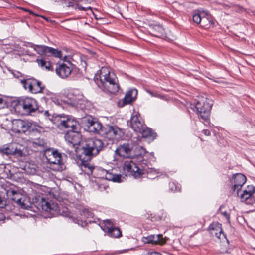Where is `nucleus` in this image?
Listing matches in <instances>:
<instances>
[{"label":"nucleus","instance_id":"obj_1","mask_svg":"<svg viewBox=\"0 0 255 255\" xmlns=\"http://www.w3.org/2000/svg\"><path fill=\"white\" fill-rule=\"evenodd\" d=\"M132 146L129 144H123L117 148L115 151L116 154L120 157L130 158L133 160L130 162H126L124 164L125 170L129 172L135 177H138L143 174V169L148 165V162L146 158L150 155L154 160V157L151 154H148L144 148L139 147V153L132 154Z\"/></svg>","mask_w":255,"mask_h":255},{"label":"nucleus","instance_id":"obj_2","mask_svg":"<svg viewBox=\"0 0 255 255\" xmlns=\"http://www.w3.org/2000/svg\"><path fill=\"white\" fill-rule=\"evenodd\" d=\"M246 181V177L241 173H237L233 176L232 184L233 190H236V194L240 196L242 202H246L247 204H252L255 202V187L253 185H249L239 195L240 189Z\"/></svg>","mask_w":255,"mask_h":255},{"label":"nucleus","instance_id":"obj_3","mask_svg":"<svg viewBox=\"0 0 255 255\" xmlns=\"http://www.w3.org/2000/svg\"><path fill=\"white\" fill-rule=\"evenodd\" d=\"M99 78L103 90L115 94L119 91V85L116 75L107 67H103L100 70Z\"/></svg>","mask_w":255,"mask_h":255},{"label":"nucleus","instance_id":"obj_4","mask_svg":"<svg viewBox=\"0 0 255 255\" xmlns=\"http://www.w3.org/2000/svg\"><path fill=\"white\" fill-rule=\"evenodd\" d=\"M15 113L21 115H29L38 109L37 101L31 97L21 98L12 102Z\"/></svg>","mask_w":255,"mask_h":255},{"label":"nucleus","instance_id":"obj_5","mask_svg":"<svg viewBox=\"0 0 255 255\" xmlns=\"http://www.w3.org/2000/svg\"><path fill=\"white\" fill-rule=\"evenodd\" d=\"M53 122L60 129L80 130V125L72 116L59 115L54 117Z\"/></svg>","mask_w":255,"mask_h":255},{"label":"nucleus","instance_id":"obj_6","mask_svg":"<svg viewBox=\"0 0 255 255\" xmlns=\"http://www.w3.org/2000/svg\"><path fill=\"white\" fill-rule=\"evenodd\" d=\"M44 155L52 170L61 171L65 169L61 154L57 151L48 149L45 151Z\"/></svg>","mask_w":255,"mask_h":255},{"label":"nucleus","instance_id":"obj_7","mask_svg":"<svg viewBox=\"0 0 255 255\" xmlns=\"http://www.w3.org/2000/svg\"><path fill=\"white\" fill-rule=\"evenodd\" d=\"M103 147L101 140L97 138H91L86 140L85 144L83 147V153L87 156V160L91 156L97 155Z\"/></svg>","mask_w":255,"mask_h":255},{"label":"nucleus","instance_id":"obj_8","mask_svg":"<svg viewBox=\"0 0 255 255\" xmlns=\"http://www.w3.org/2000/svg\"><path fill=\"white\" fill-rule=\"evenodd\" d=\"M212 103L205 97H199L197 100L195 108L198 115L204 120H207L210 113Z\"/></svg>","mask_w":255,"mask_h":255},{"label":"nucleus","instance_id":"obj_9","mask_svg":"<svg viewBox=\"0 0 255 255\" xmlns=\"http://www.w3.org/2000/svg\"><path fill=\"white\" fill-rule=\"evenodd\" d=\"M36 124L32 121L14 119L12 121L11 129L16 133H25L28 130L36 129Z\"/></svg>","mask_w":255,"mask_h":255},{"label":"nucleus","instance_id":"obj_10","mask_svg":"<svg viewBox=\"0 0 255 255\" xmlns=\"http://www.w3.org/2000/svg\"><path fill=\"white\" fill-rule=\"evenodd\" d=\"M21 83L23 87L26 90H28L29 92L32 94H38L44 93L45 87L42 86L40 81L33 78H27L21 80Z\"/></svg>","mask_w":255,"mask_h":255},{"label":"nucleus","instance_id":"obj_11","mask_svg":"<svg viewBox=\"0 0 255 255\" xmlns=\"http://www.w3.org/2000/svg\"><path fill=\"white\" fill-rule=\"evenodd\" d=\"M123 132L117 126H106L103 128L101 135L109 140H118L123 136Z\"/></svg>","mask_w":255,"mask_h":255},{"label":"nucleus","instance_id":"obj_12","mask_svg":"<svg viewBox=\"0 0 255 255\" xmlns=\"http://www.w3.org/2000/svg\"><path fill=\"white\" fill-rule=\"evenodd\" d=\"M11 199L19 205L21 208L26 210H31L32 204L28 197L23 196L15 191L12 190L8 192Z\"/></svg>","mask_w":255,"mask_h":255},{"label":"nucleus","instance_id":"obj_13","mask_svg":"<svg viewBox=\"0 0 255 255\" xmlns=\"http://www.w3.org/2000/svg\"><path fill=\"white\" fill-rule=\"evenodd\" d=\"M37 208L50 213L53 216H57L58 209L59 208L57 203L49 199L41 198L37 203Z\"/></svg>","mask_w":255,"mask_h":255},{"label":"nucleus","instance_id":"obj_14","mask_svg":"<svg viewBox=\"0 0 255 255\" xmlns=\"http://www.w3.org/2000/svg\"><path fill=\"white\" fill-rule=\"evenodd\" d=\"M101 227L102 230L110 237L118 238L122 235L120 230L114 226L110 220H104Z\"/></svg>","mask_w":255,"mask_h":255},{"label":"nucleus","instance_id":"obj_15","mask_svg":"<svg viewBox=\"0 0 255 255\" xmlns=\"http://www.w3.org/2000/svg\"><path fill=\"white\" fill-rule=\"evenodd\" d=\"M86 129L89 132L94 133H99L101 135V132L103 129L102 125L96 119L93 118L91 117H87L85 119Z\"/></svg>","mask_w":255,"mask_h":255},{"label":"nucleus","instance_id":"obj_16","mask_svg":"<svg viewBox=\"0 0 255 255\" xmlns=\"http://www.w3.org/2000/svg\"><path fill=\"white\" fill-rule=\"evenodd\" d=\"M65 139L73 146L79 144L81 140V134L79 130H69L65 135Z\"/></svg>","mask_w":255,"mask_h":255},{"label":"nucleus","instance_id":"obj_17","mask_svg":"<svg viewBox=\"0 0 255 255\" xmlns=\"http://www.w3.org/2000/svg\"><path fill=\"white\" fill-rule=\"evenodd\" d=\"M73 65L69 62L59 64L56 68L57 75L62 78L68 77L71 73Z\"/></svg>","mask_w":255,"mask_h":255},{"label":"nucleus","instance_id":"obj_18","mask_svg":"<svg viewBox=\"0 0 255 255\" xmlns=\"http://www.w3.org/2000/svg\"><path fill=\"white\" fill-rule=\"evenodd\" d=\"M130 126L134 131L138 132L144 128L145 124L140 115L136 113L131 117Z\"/></svg>","mask_w":255,"mask_h":255},{"label":"nucleus","instance_id":"obj_19","mask_svg":"<svg viewBox=\"0 0 255 255\" xmlns=\"http://www.w3.org/2000/svg\"><path fill=\"white\" fill-rule=\"evenodd\" d=\"M151 34L157 37L162 38H170L167 36L165 29L159 24H151L149 25Z\"/></svg>","mask_w":255,"mask_h":255},{"label":"nucleus","instance_id":"obj_20","mask_svg":"<svg viewBox=\"0 0 255 255\" xmlns=\"http://www.w3.org/2000/svg\"><path fill=\"white\" fill-rule=\"evenodd\" d=\"M137 95V90L135 89H131L128 91L126 94L124 98L120 101L118 104L120 107H123L125 105L130 104L136 98Z\"/></svg>","mask_w":255,"mask_h":255},{"label":"nucleus","instance_id":"obj_21","mask_svg":"<svg viewBox=\"0 0 255 255\" xmlns=\"http://www.w3.org/2000/svg\"><path fill=\"white\" fill-rule=\"evenodd\" d=\"M145 244H159L162 245L166 243V240L163 238L161 234L151 235L142 239Z\"/></svg>","mask_w":255,"mask_h":255},{"label":"nucleus","instance_id":"obj_22","mask_svg":"<svg viewBox=\"0 0 255 255\" xmlns=\"http://www.w3.org/2000/svg\"><path fill=\"white\" fill-rule=\"evenodd\" d=\"M210 233L212 236H215L218 238L226 239V237L223 233L221 224L219 223H213L209 227Z\"/></svg>","mask_w":255,"mask_h":255},{"label":"nucleus","instance_id":"obj_23","mask_svg":"<svg viewBox=\"0 0 255 255\" xmlns=\"http://www.w3.org/2000/svg\"><path fill=\"white\" fill-rule=\"evenodd\" d=\"M101 172L103 175L102 178H103L113 182H121L122 181V176L120 174H114L113 171H110L102 170Z\"/></svg>","mask_w":255,"mask_h":255},{"label":"nucleus","instance_id":"obj_24","mask_svg":"<svg viewBox=\"0 0 255 255\" xmlns=\"http://www.w3.org/2000/svg\"><path fill=\"white\" fill-rule=\"evenodd\" d=\"M44 93H45V96L43 97V98L46 102L51 100L54 104L56 105L60 104V100L55 94L48 90H44Z\"/></svg>","mask_w":255,"mask_h":255},{"label":"nucleus","instance_id":"obj_25","mask_svg":"<svg viewBox=\"0 0 255 255\" xmlns=\"http://www.w3.org/2000/svg\"><path fill=\"white\" fill-rule=\"evenodd\" d=\"M30 47L40 55H47V52L49 47L41 45H35L33 44H30Z\"/></svg>","mask_w":255,"mask_h":255},{"label":"nucleus","instance_id":"obj_26","mask_svg":"<svg viewBox=\"0 0 255 255\" xmlns=\"http://www.w3.org/2000/svg\"><path fill=\"white\" fill-rule=\"evenodd\" d=\"M138 132L141 133L142 137L145 138H154L155 136V133H153L152 130L147 128L145 125Z\"/></svg>","mask_w":255,"mask_h":255},{"label":"nucleus","instance_id":"obj_27","mask_svg":"<svg viewBox=\"0 0 255 255\" xmlns=\"http://www.w3.org/2000/svg\"><path fill=\"white\" fill-rule=\"evenodd\" d=\"M36 62L38 63V65L42 68H45L46 70H52V65L51 63L46 60L45 59H37Z\"/></svg>","mask_w":255,"mask_h":255},{"label":"nucleus","instance_id":"obj_28","mask_svg":"<svg viewBox=\"0 0 255 255\" xmlns=\"http://www.w3.org/2000/svg\"><path fill=\"white\" fill-rule=\"evenodd\" d=\"M24 170L28 174H34L36 170V165L30 163H26L24 166Z\"/></svg>","mask_w":255,"mask_h":255},{"label":"nucleus","instance_id":"obj_29","mask_svg":"<svg viewBox=\"0 0 255 255\" xmlns=\"http://www.w3.org/2000/svg\"><path fill=\"white\" fill-rule=\"evenodd\" d=\"M94 167L90 163L82 162L81 165L82 170L88 175L92 174Z\"/></svg>","mask_w":255,"mask_h":255},{"label":"nucleus","instance_id":"obj_30","mask_svg":"<svg viewBox=\"0 0 255 255\" xmlns=\"http://www.w3.org/2000/svg\"><path fill=\"white\" fill-rule=\"evenodd\" d=\"M14 146V143H11L6 147H3L1 149H0V151L3 154L9 155L12 154L14 153L13 148Z\"/></svg>","mask_w":255,"mask_h":255},{"label":"nucleus","instance_id":"obj_31","mask_svg":"<svg viewBox=\"0 0 255 255\" xmlns=\"http://www.w3.org/2000/svg\"><path fill=\"white\" fill-rule=\"evenodd\" d=\"M47 56H53L55 57L61 58L62 57L61 52L57 49L52 47H49Z\"/></svg>","mask_w":255,"mask_h":255},{"label":"nucleus","instance_id":"obj_32","mask_svg":"<svg viewBox=\"0 0 255 255\" xmlns=\"http://www.w3.org/2000/svg\"><path fill=\"white\" fill-rule=\"evenodd\" d=\"M13 148L14 153H13V155L19 157H21L23 155V147L22 146L16 144V143H14V146Z\"/></svg>","mask_w":255,"mask_h":255},{"label":"nucleus","instance_id":"obj_33","mask_svg":"<svg viewBox=\"0 0 255 255\" xmlns=\"http://www.w3.org/2000/svg\"><path fill=\"white\" fill-rule=\"evenodd\" d=\"M212 17H202V21L200 25L202 27H208L210 25L213 24L212 21Z\"/></svg>","mask_w":255,"mask_h":255},{"label":"nucleus","instance_id":"obj_34","mask_svg":"<svg viewBox=\"0 0 255 255\" xmlns=\"http://www.w3.org/2000/svg\"><path fill=\"white\" fill-rule=\"evenodd\" d=\"M77 6H78L77 7H75V10L78 9L79 10H84V11L89 10V12L87 13V14H88V15L93 14V16H96L93 12V11L90 6L84 7L78 3H77Z\"/></svg>","mask_w":255,"mask_h":255},{"label":"nucleus","instance_id":"obj_35","mask_svg":"<svg viewBox=\"0 0 255 255\" xmlns=\"http://www.w3.org/2000/svg\"><path fill=\"white\" fill-rule=\"evenodd\" d=\"M61 215L65 217H70V213L67 207H62L60 208V207L59 206L57 215Z\"/></svg>","mask_w":255,"mask_h":255},{"label":"nucleus","instance_id":"obj_36","mask_svg":"<svg viewBox=\"0 0 255 255\" xmlns=\"http://www.w3.org/2000/svg\"><path fill=\"white\" fill-rule=\"evenodd\" d=\"M35 146L45 147L46 145V142L43 138H38L35 139L33 142Z\"/></svg>","mask_w":255,"mask_h":255},{"label":"nucleus","instance_id":"obj_37","mask_svg":"<svg viewBox=\"0 0 255 255\" xmlns=\"http://www.w3.org/2000/svg\"><path fill=\"white\" fill-rule=\"evenodd\" d=\"M81 215L83 216V218L84 219L93 217V214L87 209H84L82 211Z\"/></svg>","mask_w":255,"mask_h":255},{"label":"nucleus","instance_id":"obj_38","mask_svg":"<svg viewBox=\"0 0 255 255\" xmlns=\"http://www.w3.org/2000/svg\"><path fill=\"white\" fill-rule=\"evenodd\" d=\"M17 8L20 11L18 12L20 13V14H23L22 12H28L29 14L33 15V16H41V15L33 13L31 10L28 9L21 7H18Z\"/></svg>","mask_w":255,"mask_h":255},{"label":"nucleus","instance_id":"obj_39","mask_svg":"<svg viewBox=\"0 0 255 255\" xmlns=\"http://www.w3.org/2000/svg\"><path fill=\"white\" fill-rule=\"evenodd\" d=\"M202 14H204L203 16H208V13L205 12L202 8L195 10L192 16H201Z\"/></svg>","mask_w":255,"mask_h":255},{"label":"nucleus","instance_id":"obj_40","mask_svg":"<svg viewBox=\"0 0 255 255\" xmlns=\"http://www.w3.org/2000/svg\"><path fill=\"white\" fill-rule=\"evenodd\" d=\"M202 17H190L189 19V21H191L192 20L196 24H200L202 21Z\"/></svg>","mask_w":255,"mask_h":255},{"label":"nucleus","instance_id":"obj_41","mask_svg":"<svg viewBox=\"0 0 255 255\" xmlns=\"http://www.w3.org/2000/svg\"><path fill=\"white\" fill-rule=\"evenodd\" d=\"M94 20L97 21L98 24H105L104 19L102 17H94Z\"/></svg>","mask_w":255,"mask_h":255},{"label":"nucleus","instance_id":"obj_42","mask_svg":"<svg viewBox=\"0 0 255 255\" xmlns=\"http://www.w3.org/2000/svg\"><path fill=\"white\" fill-rule=\"evenodd\" d=\"M66 6L68 7H72L73 9H75V7H77V3H75L73 1H68L67 3Z\"/></svg>","mask_w":255,"mask_h":255},{"label":"nucleus","instance_id":"obj_43","mask_svg":"<svg viewBox=\"0 0 255 255\" xmlns=\"http://www.w3.org/2000/svg\"><path fill=\"white\" fill-rule=\"evenodd\" d=\"M148 92V93L151 95L153 97H158V98H160L161 99H162L163 98V96L160 95V94H158V93H156V92H153L152 91H147Z\"/></svg>","mask_w":255,"mask_h":255},{"label":"nucleus","instance_id":"obj_44","mask_svg":"<svg viewBox=\"0 0 255 255\" xmlns=\"http://www.w3.org/2000/svg\"><path fill=\"white\" fill-rule=\"evenodd\" d=\"M6 106V101L2 98L0 97V109L3 108Z\"/></svg>","mask_w":255,"mask_h":255},{"label":"nucleus","instance_id":"obj_45","mask_svg":"<svg viewBox=\"0 0 255 255\" xmlns=\"http://www.w3.org/2000/svg\"><path fill=\"white\" fill-rule=\"evenodd\" d=\"M220 252L222 254H224V253H227L229 252V250L227 249L226 248H224V247L223 246H222V247H221Z\"/></svg>","mask_w":255,"mask_h":255},{"label":"nucleus","instance_id":"obj_46","mask_svg":"<svg viewBox=\"0 0 255 255\" xmlns=\"http://www.w3.org/2000/svg\"><path fill=\"white\" fill-rule=\"evenodd\" d=\"M42 17L47 22H49L50 23H53L55 22V20L51 19V17Z\"/></svg>","mask_w":255,"mask_h":255},{"label":"nucleus","instance_id":"obj_47","mask_svg":"<svg viewBox=\"0 0 255 255\" xmlns=\"http://www.w3.org/2000/svg\"><path fill=\"white\" fill-rule=\"evenodd\" d=\"M5 205V201L0 196V208H3Z\"/></svg>","mask_w":255,"mask_h":255},{"label":"nucleus","instance_id":"obj_48","mask_svg":"<svg viewBox=\"0 0 255 255\" xmlns=\"http://www.w3.org/2000/svg\"><path fill=\"white\" fill-rule=\"evenodd\" d=\"M222 214L227 218L228 220H229L230 216L227 212H224L222 213Z\"/></svg>","mask_w":255,"mask_h":255},{"label":"nucleus","instance_id":"obj_49","mask_svg":"<svg viewBox=\"0 0 255 255\" xmlns=\"http://www.w3.org/2000/svg\"><path fill=\"white\" fill-rule=\"evenodd\" d=\"M203 132L205 135H207V136H209L210 134V132L208 130H207V129L203 130Z\"/></svg>","mask_w":255,"mask_h":255},{"label":"nucleus","instance_id":"obj_50","mask_svg":"<svg viewBox=\"0 0 255 255\" xmlns=\"http://www.w3.org/2000/svg\"><path fill=\"white\" fill-rule=\"evenodd\" d=\"M76 2H78L81 1L83 2V1H89V2L92 1V0H74Z\"/></svg>","mask_w":255,"mask_h":255},{"label":"nucleus","instance_id":"obj_51","mask_svg":"<svg viewBox=\"0 0 255 255\" xmlns=\"http://www.w3.org/2000/svg\"><path fill=\"white\" fill-rule=\"evenodd\" d=\"M44 114L45 116L47 117H49V116H50V114L48 112V111H45L44 113Z\"/></svg>","mask_w":255,"mask_h":255},{"label":"nucleus","instance_id":"obj_52","mask_svg":"<svg viewBox=\"0 0 255 255\" xmlns=\"http://www.w3.org/2000/svg\"><path fill=\"white\" fill-rule=\"evenodd\" d=\"M91 1L89 2V1H83V3H91Z\"/></svg>","mask_w":255,"mask_h":255},{"label":"nucleus","instance_id":"obj_53","mask_svg":"<svg viewBox=\"0 0 255 255\" xmlns=\"http://www.w3.org/2000/svg\"><path fill=\"white\" fill-rule=\"evenodd\" d=\"M3 214L2 213H0V218H2V217H3Z\"/></svg>","mask_w":255,"mask_h":255},{"label":"nucleus","instance_id":"obj_54","mask_svg":"<svg viewBox=\"0 0 255 255\" xmlns=\"http://www.w3.org/2000/svg\"><path fill=\"white\" fill-rule=\"evenodd\" d=\"M154 171L156 173H158L159 172L157 171L156 170H154Z\"/></svg>","mask_w":255,"mask_h":255}]
</instances>
